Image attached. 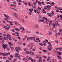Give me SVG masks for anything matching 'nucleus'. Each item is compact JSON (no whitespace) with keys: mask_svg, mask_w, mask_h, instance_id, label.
Segmentation results:
<instances>
[{"mask_svg":"<svg viewBox=\"0 0 62 62\" xmlns=\"http://www.w3.org/2000/svg\"><path fill=\"white\" fill-rule=\"evenodd\" d=\"M52 34V32L50 31L49 32V35H51V34Z\"/></svg>","mask_w":62,"mask_h":62,"instance_id":"20","label":"nucleus"},{"mask_svg":"<svg viewBox=\"0 0 62 62\" xmlns=\"http://www.w3.org/2000/svg\"><path fill=\"white\" fill-rule=\"evenodd\" d=\"M32 8H36V7H35V6H32Z\"/></svg>","mask_w":62,"mask_h":62,"instance_id":"62","label":"nucleus"},{"mask_svg":"<svg viewBox=\"0 0 62 62\" xmlns=\"http://www.w3.org/2000/svg\"><path fill=\"white\" fill-rule=\"evenodd\" d=\"M16 49L17 52L18 53H19L20 51H19V50L18 49V48L17 47H16Z\"/></svg>","mask_w":62,"mask_h":62,"instance_id":"7","label":"nucleus"},{"mask_svg":"<svg viewBox=\"0 0 62 62\" xmlns=\"http://www.w3.org/2000/svg\"><path fill=\"white\" fill-rule=\"evenodd\" d=\"M5 40H6L7 39H8V38H6L5 37H4L3 38Z\"/></svg>","mask_w":62,"mask_h":62,"instance_id":"35","label":"nucleus"},{"mask_svg":"<svg viewBox=\"0 0 62 62\" xmlns=\"http://www.w3.org/2000/svg\"><path fill=\"white\" fill-rule=\"evenodd\" d=\"M59 30V32L60 33H61V32H62V29H60Z\"/></svg>","mask_w":62,"mask_h":62,"instance_id":"36","label":"nucleus"},{"mask_svg":"<svg viewBox=\"0 0 62 62\" xmlns=\"http://www.w3.org/2000/svg\"><path fill=\"white\" fill-rule=\"evenodd\" d=\"M50 57H49L47 59V60L48 61H49L50 60Z\"/></svg>","mask_w":62,"mask_h":62,"instance_id":"23","label":"nucleus"},{"mask_svg":"<svg viewBox=\"0 0 62 62\" xmlns=\"http://www.w3.org/2000/svg\"><path fill=\"white\" fill-rule=\"evenodd\" d=\"M57 57L58 58H60V59H61V58H62L61 57L59 56V55H57Z\"/></svg>","mask_w":62,"mask_h":62,"instance_id":"13","label":"nucleus"},{"mask_svg":"<svg viewBox=\"0 0 62 62\" xmlns=\"http://www.w3.org/2000/svg\"><path fill=\"white\" fill-rule=\"evenodd\" d=\"M12 31H13V32H15V30L14 29H13L12 30Z\"/></svg>","mask_w":62,"mask_h":62,"instance_id":"58","label":"nucleus"},{"mask_svg":"<svg viewBox=\"0 0 62 62\" xmlns=\"http://www.w3.org/2000/svg\"><path fill=\"white\" fill-rule=\"evenodd\" d=\"M7 19H9V17L8 16H7L6 17Z\"/></svg>","mask_w":62,"mask_h":62,"instance_id":"22","label":"nucleus"},{"mask_svg":"<svg viewBox=\"0 0 62 62\" xmlns=\"http://www.w3.org/2000/svg\"><path fill=\"white\" fill-rule=\"evenodd\" d=\"M40 21L42 22H44V19H40Z\"/></svg>","mask_w":62,"mask_h":62,"instance_id":"34","label":"nucleus"},{"mask_svg":"<svg viewBox=\"0 0 62 62\" xmlns=\"http://www.w3.org/2000/svg\"><path fill=\"white\" fill-rule=\"evenodd\" d=\"M3 59H6L7 58H6V57H3Z\"/></svg>","mask_w":62,"mask_h":62,"instance_id":"61","label":"nucleus"},{"mask_svg":"<svg viewBox=\"0 0 62 62\" xmlns=\"http://www.w3.org/2000/svg\"><path fill=\"white\" fill-rule=\"evenodd\" d=\"M35 33L37 34H39V31H37V32H35Z\"/></svg>","mask_w":62,"mask_h":62,"instance_id":"42","label":"nucleus"},{"mask_svg":"<svg viewBox=\"0 0 62 62\" xmlns=\"http://www.w3.org/2000/svg\"><path fill=\"white\" fill-rule=\"evenodd\" d=\"M53 27H55V24L54 23L53 24Z\"/></svg>","mask_w":62,"mask_h":62,"instance_id":"51","label":"nucleus"},{"mask_svg":"<svg viewBox=\"0 0 62 62\" xmlns=\"http://www.w3.org/2000/svg\"><path fill=\"white\" fill-rule=\"evenodd\" d=\"M36 38V37H32V39L33 40H34V41H35V39Z\"/></svg>","mask_w":62,"mask_h":62,"instance_id":"15","label":"nucleus"},{"mask_svg":"<svg viewBox=\"0 0 62 62\" xmlns=\"http://www.w3.org/2000/svg\"><path fill=\"white\" fill-rule=\"evenodd\" d=\"M38 3L39 4V5H40V6H41V2H39Z\"/></svg>","mask_w":62,"mask_h":62,"instance_id":"46","label":"nucleus"},{"mask_svg":"<svg viewBox=\"0 0 62 62\" xmlns=\"http://www.w3.org/2000/svg\"><path fill=\"white\" fill-rule=\"evenodd\" d=\"M26 52L27 53V54H29V52H28V51H26Z\"/></svg>","mask_w":62,"mask_h":62,"instance_id":"52","label":"nucleus"},{"mask_svg":"<svg viewBox=\"0 0 62 62\" xmlns=\"http://www.w3.org/2000/svg\"><path fill=\"white\" fill-rule=\"evenodd\" d=\"M18 54L17 53H16L15 55V56L16 57H19L20 55L19 54Z\"/></svg>","mask_w":62,"mask_h":62,"instance_id":"2","label":"nucleus"},{"mask_svg":"<svg viewBox=\"0 0 62 62\" xmlns=\"http://www.w3.org/2000/svg\"><path fill=\"white\" fill-rule=\"evenodd\" d=\"M26 60L27 61H29V58H27L26 59Z\"/></svg>","mask_w":62,"mask_h":62,"instance_id":"33","label":"nucleus"},{"mask_svg":"<svg viewBox=\"0 0 62 62\" xmlns=\"http://www.w3.org/2000/svg\"><path fill=\"white\" fill-rule=\"evenodd\" d=\"M52 8V7L51 6H50L49 5H47V10L50 11V9Z\"/></svg>","mask_w":62,"mask_h":62,"instance_id":"1","label":"nucleus"},{"mask_svg":"<svg viewBox=\"0 0 62 62\" xmlns=\"http://www.w3.org/2000/svg\"><path fill=\"white\" fill-rule=\"evenodd\" d=\"M13 45V44L12 43H11L9 45H10V46H12Z\"/></svg>","mask_w":62,"mask_h":62,"instance_id":"48","label":"nucleus"},{"mask_svg":"<svg viewBox=\"0 0 62 62\" xmlns=\"http://www.w3.org/2000/svg\"><path fill=\"white\" fill-rule=\"evenodd\" d=\"M17 1L19 3H20L21 2V0H18Z\"/></svg>","mask_w":62,"mask_h":62,"instance_id":"41","label":"nucleus"},{"mask_svg":"<svg viewBox=\"0 0 62 62\" xmlns=\"http://www.w3.org/2000/svg\"><path fill=\"white\" fill-rule=\"evenodd\" d=\"M8 59H9L10 60H11V59H12L11 58H10V57H8Z\"/></svg>","mask_w":62,"mask_h":62,"instance_id":"29","label":"nucleus"},{"mask_svg":"<svg viewBox=\"0 0 62 62\" xmlns=\"http://www.w3.org/2000/svg\"><path fill=\"white\" fill-rule=\"evenodd\" d=\"M11 22H12V23H10V25H13V24H12V23H13V22H11Z\"/></svg>","mask_w":62,"mask_h":62,"instance_id":"31","label":"nucleus"},{"mask_svg":"<svg viewBox=\"0 0 62 62\" xmlns=\"http://www.w3.org/2000/svg\"><path fill=\"white\" fill-rule=\"evenodd\" d=\"M8 47V45L7 44H6L5 45V48H7Z\"/></svg>","mask_w":62,"mask_h":62,"instance_id":"28","label":"nucleus"},{"mask_svg":"<svg viewBox=\"0 0 62 62\" xmlns=\"http://www.w3.org/2000/svg\"><path fill=\"white\" fill-rule=\"evenodd\" d=\"M29 10L30 12H31V13H32V10L31 9H29Z\"/></svg>","mask_w":62,"mask_h":62,"instance_id":"25","label":"nucleus"},{"mask_svg":"<svg viewBox=\"0 0 62 62\" xmlns=\"http://www.w3.org/2000/svg\"><path fill=\"white\" fill-rule=\"evenodd\" d=\"M46 3L47 4H49V5H50V4H51V3H50V2H46Z\"/></svg>","mask_w":62,"mask_h":62,"instance_id":"38","label":"nucleus"},{"mask_svg":"<svg viewBox=\"0 0 62 62\" xmlns=\"http://www.w3.org/2000/svg\"><path fill=\"white\" fill-rule=\"evenodd\" d=\"M10 57H12V58H13V56H12V55H10Z\"/></svg>","mask_w":62,"mask_h":62,"instance_id":"59","label":"nucleus"},{"mask_svg":"<svg viewBox=\"0 0 62 62\" xmlns=\"http://www.w3.org/2000/svg\"><path fill=\"white\" fill-rule=\"evenodd\" d=\"M2 54H3V56H6V55H7L5 53H2Z\"/></svg>","mask_w":62,"mask_h":62,"instance_id":"17","label":"nucleus"},{"mask_svg":"<svg viewBox=\"0 0 62 62\" xmlns=\"http://www.w3.org/2000/svg\"><path fill=\"white\" fill-rule=\"evenodd\" d=\"M34 12L35 13H36V12H37V11L35 9H34Z\"/></svg>","mask_w":62,"mask_h":62,"instance_id":"57","label":"nucleus"},{"mask_svg":"<svg viewBox=\"0 0 62 62\" xmlns=\"http://www.w3.org/2000/svg\"><path fill=\"white\" fill-rule=\"evenodd\" d=\"M7 27L8 28H9V27H10V26H9V25H7Z\"/></svg>","mask_w":62,"mask_h":62,"instance_id":"30","label":"nucleus"},{"mask_svg":"<svg viewBox=\"0 0 62 62\" xmlns=\"http://www.w3.org/2000/svg\"><path fill=\"white\" fill-rule=\"evenodd\" d=\"M35 28H39V26L37 24H36L34 26Z\"/></svg>","mask_w":62,"mask_h":62,"instance_id":"8","label":"nucleus"},{"mask_svg":"<svg viewBox=\"0 0 62 62\" xmlns=\"http://www.w3.org/2000/svg\"><path fill=\"white\" fill-rule=\"evenodd\" d=\"M17 24H18V23H17V22H15V24H16V25H17Z\"/></svg>","mask_w":62,"mask_h":62,"instance_id":"56","label":"nucleus"},{"mask_svg":"<svg viewBox=\"0 0 62 62\" xmlns=\"http://www.w3.org/2000/svg\"><path fill=\"white\" fill-rule=\"evenodd\" d=\"M36 40H39V38H37L36 39Z\"/></svg>","mask_w":62,"mask_h":62,"instance_id":"50","label":"nucleus"},{"mask_svg":"<svg viewBox=\"0 0 62 62\" xmlns=\"http://www.w3.org/2000/svg\"><path fill=\"white\" fill-rule=\"evenodd\" d=\"M18 38L19 39H21V37L20 36H18Z\"/></svg>","mask_w":62,"mask_h":62,"instance_id":"49","label":"nucleus"},{"mask_svg":"<svg viewBox=\"0 0 62 62\" xmlns=\"http://www.w3.org/2000/svg\"><path fill=\"white\" fill-rule=\"evenodd\" d=\"M29 59H30V60H31V61L32 62H33V61H34L33 60V59L32 58H31V57H29Z\"/></svg>","mask_w":62,"mask_h":62,"instance_id":"10","label":"nucleus"},{"mask_svg":"<svg viewBox=\"0 0 62 62\" xmlns=\"http://www.w3.org/2000/svg\"><path fill=\"white\" fill-rule=\"evenodd\" d=\"M43 11H42L44 13H46V12L45 11V10L44 9H43Z\"/></svg>","mask_w":62,"mask_h":62,"instance_id":"27","label":"nucleus"},{"mask_svg":"<svg viewBox=\"0 0 62 62\" xmlns=\"http://www.w3.org/2000/svg\"><path fill=\"white\" fill-rule=\"evenodd\" d=\"M28 4H29V7L31 6V4L30 3V2H28Z\"/></svg>","mask_w":62,"mask_h":62,"instance_id":"37","label":"nucleus"},{"mask_svg":"<svg viewBox=\"0 0 62 62\" xmlns=\"http://www.w3.org/2000/svg\"><path fill=\"white\" fill-rule=\"evenodd\" d=\"M2 46L3 48L4 49V50H5V45H4V44H3L2 45Z\"/></svg>","mask_w":62,"mask_h":62,"instance_id":"12","label":"nucleus"},{"mask_svg":"<svg viewBox=\"0 0 62 62\" xmlns=\"http://www.w3.org/2000/svg\"><path fill=\"white\" fill-rule=\"evenodd\" d=\"M22 21L23 23H26V21L25 20L22 19Z\"/></svg>","mask_w":62,"mask_h":62,"instance_id":"6","label":"nucleus"},{"mask_svg":"<svg viewBox=\"0 0 62 62\" xmlns=\"http://www.w3.org/2000/svg\"><path fill=\"white\" fill-rule=\"evenodd\" d=\"M7 36L8 37H10V35H9L8 34H7Z\"/></svg>","mask_w":62,"mask_h":62,"instance_id":"39","label":"nucleus"},{"mask_svg":"<svg viewBox=\"0 0 62 62\" xmlns=\"http://www.w3.org/2000/svg\"><path fill=\"white\" fill-rule=\"evenodd\" d=\"M30 39H31V40L32 39V38L31 37H30Z\"/></svg>","mask_w":62,"mask_h":62,"instance_id":"55","label":"nucleus"},{"mask_svg":"<svg viewBox=\"0 0 62 62\" xmlns=\"http://www.w3.org/2000/svg\"><path fill=\"white\" fill-rule=\"evenodd\" d=\"M43 51L44 52H45V53H46V52H47V51L45 50H43Z\"/></svg>","mask_w":62,"mask_h":62,"instance_id":"40","label":"nucleus"},{"mask_svg":"<svg viewBox=\"0 0 62 62\" xmlns=\"http://www.w3.org/2000/svg\"><path fill=\"white\" fill-rule=\"evenodd\" d=\"M48 5L47 6H45V7H44V9H47V8H48Z\"/></svg>","mask_w":62,"mask_h":62,"instance_id":"11","label":"nucleus"},{"mask_svg":"<svg viewBox=\"0 0 62 62\" xmlns=\"http://www.w3.org/2000/svg\"><path fill=\"white\" fill-rule=\"evenodd\" d=\"M30 54H31V55H34V53H33V52L32 51L30 52Z\"/></svg>","mask_w":62,"mask_h":62,"instance_id":"9","label":"nucleus"},{"mask_svg":"<svg viewBox=\"0 0 62 62\" xmlns=\"http://www.w3.org/2000/svg\"><path fill=\"white\" fill-rule=\"evenodd\" d=\"M56 24H58V22L56 21Z\"/></svg>","mask_w":62,"mask_h":62,"instance_id":"64","label":"nucleus"},{"mask_svg":"<svg viewBox=\"0 0 62 62\" xmlns=\"http://www.w3.org/2000/svg\"><path fill=\"white\" fill-rule=\"evenodd\" d=\"M42 57H43V58H45V59H46V58H47V57L45 56H44V55H42Z\"/></svg>","mask_w":62,"mask_h":62,"instance_id":"21","label":"nucleus"},{"mask_svg":"<svg viewBox=\"0 0 62 62\" xmlns=\"http://www.w3.org/2000/svg\"><path fill=\"white\" fill-rule=\"evenodd\" d=\"M7 21V22H8V23H12V22H11V21H8V19H7V18H6L5 19Z\"/></svg>","mask_w":62,"mask_h":62,"instance_id":"4","label":"nucleus"},{"mask_svg":"<svg viewBox=\"0 0 62 62\" xmlns=\"http://www.w3.org/2000/svg\"><path fill=\"white\" fill-rule=\"evenodd\" d=\"M41 3L43 5H44V3L43 2H41Z\"/></svg>","mask_w":62,"mask_h":62,"instance_id":"44","label":"nucleus"},{"mask_svg":"<svg viewBox=\"0 0 62 62\" xmlns=\"http://www.w3.org/2000/svg\"><path fill=\"white\" fill-rule=\"evenodd\" d=\"M14 15L15 16L16 18H18V15L17 14L15 13L14 14Z\"/></svg>","mask_w":62,"mask_h":62,"instance_id":"5","label":"nucleus"},{"mask_svg":"<svg viewBox=\"0 0 62 62\" xmlns=\"http://www.w3.org/2000/svg\"><path fill=\"white\" fill-rule=\"evenodd\" d=\"M3 36H4V37H6V36H7V35L6 34H3Z\"/></svg>","mask_w":62,"mask_h":62,"instance_id":"45","label":"nucleus"},{"mask_svg":"<svg viewBox=\"0 0 62 62\" xmlns=\"http://www.w3.org/2000/svg\"><path fill=\"white\" fill-rule=\"evenodd\" d=\"M47 14L48 15V16H50V17H52V16H51V15L50 14H49V13H47Z\"/></svg>","mask_w":62,"mask_h":62,"instance_id":"19","label":"nucleus"},{"mask_svg":"<svg viewBox=\"0 0 62 62\" xmlns=\"http://www.w3.org/2000/svg\"><path fill=\"white\" fill-rule=\"evenodd\" d=\"M27 39V40L28 41H29V39H30V38L29 37H28Z\"/></svg>","mask_w":62,"mask_h":62,"instance_id":"32","label":"nucleus"},{"mask_svg":"<svg viewBox=\"0 0 62 62\" xmlns=\"http://www.w3.org/2000/svg\"><path fill=\"white\" fill-rule=\"evenodd\" d=\"M39 59L41 62H42V57H40L39 58Z\"/></svg>","mask_w":62,"mask_h":62,"instance_id":"14","label":"nucleus"},{"mask_svg":"<svg viewBox=\"0 0 62 62\" xmlns=\"http://www.w3.org/2000/svg\"><path fill=\"white\" fill-rule=\"evenodd\" d=\"M24 3L25 5L26 6H27V2H24Z\"/></svg>","mask_w":62,"mask_h":62,"instance_id":"26","label":"nucleus"},{"mask_svg":"<svg viewBox=\"0 0 62 62\" xmlns=\"http://www.w3.org/2000/svg\"><path fill=\"white\" fill-rule=\"evenodd\" d=\"M45 22L46 23V24H48V22L47 21H46Z\"/></svg>","mask_w":62,"mask_h":62,"instance_id":"63","label":"nucleus"},{"mask_svg":"<svg viewBox=\"0 0 62 62\" xmlns=\"http://www.w3.org/2000/svg\"><path fill=\"white\" fill-rule=\"evenodd\" d=\"M57 25H58V26H60V25L58 23V24L56 25V26H57Z\"/></svg>","mask_w":62,"mask_h":62,"instance_id":"47","label":"nucleus"},{"mask_svg":"<svg viewBox=\"0 0 62 62\" xmlns=\"http://www.w3.org/2000/svg\"><path fill=\"white\" fill-rule=\"evenodd\" d=\"M33 4L34 5V6H36V3H35V2H34L33 3Z\"/></svg>","mask_w":62,"mask_h":62,"instance_id":"53","label":"nucleus"},{"mask_svg":"<svg viewBox=\"0 0 62 62\" xmlns=\"http://www.w3.org/2000/svg\"><path fill=\"white\" fill-rule=\"evenodd\" d=\"M12 8V9H14L15 10H16V11H17V10H16V9H14L13 8Z\"/></svg>","mask_w":62,"mask_h":62,"instance_id":"43","label":"nucleus"},{"mask_svg":"<svg viewBox=\"0 0 62 62\" xmlns=\"http://www.w3.org/2000/svg\"><path fill=\"white\" fill-rule=\"evenodd\" d=\"M36 56L37 58H39V56L36 55Z\"/></svg>","mask_w":62,"mask_h":62,"instance_id":"54","label":"nucleus"},{"mask_svg":"<svg viewBox=\"0 0 62 62\" xmlns=\"http://www.w3.org/2000/svg\"><path fill=\"white\" fill-rule=\"evenodd\" d=\"M15 34H16V35L17 36H19V33L17 32H16L15 33Z\"/></svg>","mask_w":62,"mask_h":62,"instance_id":"16","label":"nucleus"},{"mask_svg":"<svg viewBox=\"0 0 62 62\" xmlns=\"http://www.w3.org/2000/svg\"><path fill=\"white\" fill-rule=\"evenodd\" d=\"M52 49H53V47H52V46H51L50 47V48H48V50H49V51H51V50H52Z\"/></svg>","mask_w":62,"mask_h":62,"instance_id":"3","label":"nucleus"},{"mask_svg":"<svg viewBox=\"0 0 62 62\" xmlns=\"http://www.w3.org/2000/svg\"><path fill=\"white\" fill-rule=\"evenodd\" d=\"M8 39H9V40H11V38H10V37H9L8 38Z\"/></svg>","mask_w":62,"mask_h":62,"instance_id":"60","label":"nucleus"},{"mask_svg":"<svg viewBox=\"0 0 62 62\" xmlns=\"http://www.w3.org/2000/svg\"><path fill=\"white\" fill-rule=\"evenodd\" d=\"M58 54H59L60 55H61L62 54V53H61V52H58Z\"/></svg>","mask_w":62,"mask_h":62,"instance_id":"24","label":"nucleus"},{"mask_svg":"<svg viewBox=\"0 0 62 62\" xmlns=\"http://www.w3.org/2000/svg\"><path fill=\"white\" fill-rule=\"evenodd\" d=\"M16 31H19L20 29H18V28H16Z\"/></svg>","mask_w":62,"mask_h":62,"instance_id":"18","label":"nucleus"}]
</instances>
